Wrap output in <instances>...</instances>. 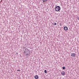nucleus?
<instances>
[{"label": "nucleus", "instance_id": "nucleus-1", "mask_svg": "<svg viewBox=\"0 0 79 79\" xmlns=\"http://www.w3.org/2000/svg\"><path fill=\"white\" fill-rule=\"evenodd\" d=\"M55 10L56 11H59L60 10H61V8H60V6H57L55 8Z\"/></svg>", "mask_w": 79, "mask_h": 79}, {"label": "nucleus", "instance_id": "nucleus-2", "mask_svg": "<svg viewBox=\"0 0 79 79\" xmlns=\"http://www.w3.org/2000/svg\"><path fill=\"white\" fill-rule=\"evenodd\" d=\"M71 56H72V57H74L76 56V54L75 53H72L71 54Z\"/></svg>", "mask_w": 79, "mask_h": 79}, {"label": "nucleus", "instance_id": "nucleus-3", "mask_svg": "<svg viewBox=\"0 0 79 79\" xmlns=\"http://www.w3.org/2000/svg\"><path fill=\"white\" fill-rule=\"evenodd\" d=\"M64 30H65V31H68V27L66 26H65L64 27Z\"/></svg>", "mask_w": 79, "mask_h": 79}, {"label": "nucleus", "instance_id": "nucleus-4", "mask_svg": "<svg viewBox=\"0 0 79 79\" xmlns=\"http://www.w3.org/2000/svg\"><path fill=\"white\" fill-rule=\"evenodd\" d=\"M35 78L36 79H39V76L38 75H35Z\"/></svg>", "mask_w": 79, "mask_h": 79}, {"label": "nucleus", "instance_id": "nucleus-5", "mask_svg": "<svg viewBox=\"0 0 79 79\" xmlns=\"http://www.w3.org/2000/svg\"><path fill=\"white\" fill-rule=\"evenodd\" d=\"M61 73L62 74V76H64V74H65L64 72H62Z\"/></svg>", "mask_w": 79, "mask_h": 79}, {"label": "nucleus", "instance_id": "nucleus-6", "mask_svg": "<svg viewBox=\"0 0 79 79\" xmlns=\"http://www.w3.org/2000/svg\"><path fill=\"white\" fill-rule=\"evenodd\" d=\"M55 25H56V23H54L53 25L55 26Z\"/></svg>", "mask_w": 79, "mask_h": 79}, {"label": "nucleus", "instance_id": "nucleus-7", "mask_svg": "<svg viewBox=\"0 0 79 79\" xmlns=\"http://www.w3.org/2000/svg\"><path fill=\"white\" fill-rule=\"evenodd\" d=\"M44 73H47V70H44Z\"/></svg>", "mask_w": 79, "mask_h": 79}, {"label": "nucleus", "instance_id": "nucleus-8", "mask_svg": "<svg viewBox=\"0 0 79 79\" xmlns=\"http://www.w3.org/2000/svg\"><path fill=\"white\" fill-rule=\"evenodd\" d=\"M62 69H65V67H62Z\"/></svg>", "mask_w": 79, "mask_h": 79}, {"label": "nucleus", "instance_id": "nucleus-9", "mask_svg": "<svg viewBox=\"0 0 79 79\" xmlns=\"http://www.w3.org/2000/svg\"><path fill=\"white\" fill-rule=\"evenodd\" d=\"M60 26H62V24L61 23H60Z\"/></svg>", "mask_w": 79, "mask_h": 79}, {"label": "nucleus", "instance_id": "nucleus-10", "mask_svg": "<svg viewBox=\"0 0 79 79\" xmlns=\"http://www.w3.org/2000/svg\"><path fill=\"white\" fill-rule=\"evenodd\" d=\"M24 53H25V54H26V51H24Z\"/></svg>", "mask_w": 79, "mask_h": 79}, {"label": "nucleus", "instance_id": "nucleus-11", "mask_svg": "<svg viewBox=\"0 0 79 79\" xmlns=\"http://www.w3.org/2000/svg\"><path fill=\"white\" fill-rule=\"evenodd\" d=\"M77 19L78 20H79V17H77Z\"/></svg>", "mask_w": 79, "mask_h": 79}, {"label": "nucleus", "instance_id": "nucleus-12", "mask_svg": "<svg viewBox=\"0 0 79 79\" xmlns=\"http://www.w3.org/2000/svg\"><path fill=\"white\" fill-rule=\"evenodd\" d=\"M21 71V70H17V71Z\"/></svg>", "mask_w": 79, "mask_h": 79}, {"label": "nucleus", "instance_id": "nucleus-13", "mask_svg": "<svg viewBox=\"0 0 79 79\" xmlns=\"http://www.w3.org/2000/svg\"><path fill=\"white\" fill-rule=\"evenodd\" d=\"M16 54L17 55H18V53L17 52H16Z\"/></svg>", "mask_w": 79, "mask_h": 79}, {"label": "nucleus", "instance_id": "nucleus-14", "mask_svg": "<svg viewBox=\"0 0 79 79\" xmlns=\"http://www.w3.org/2000/svg\"><path fill=\"white\" fill-rule=\"evenodd\" d=\"M48 0H44V2H45V1H47Z\"/></svg>", "mask_w": 79, "mask_h": 79}, {"label": "nucleus", "instance_id": "nucleus-15", "mask_svg": "<svg viewBox=\"0 0 79 79\" xmlns=\"http://www.w3.org/2000/svg\"><path fill=\"white\" fill-rule=\"evenodd\" d=\"M25 50H27V49H25Z\"/></svg>", "mask_w": 79, "mask_h": 79}, {"label": "nucleus", "instance_id": "nucleus-16", "mask_svg": "<svg viewBox=\"0 0 79 79\" xmlns=\"http://www.w3.org/2000/svg\"><path fill=\"white\" fill-rule=\"evenodd\" d=\"M43 1H44H44H45V0H43Z\"/></svg>", "mask_w": 79, "mask_h": 79}, {"label": "nucleus", "instance_id": "nucleus-17", "mask_svg": "<svg viewBox=\"0 0 79 79\" xmlns=\"http://www.w3.org/2000/svg\"><path fill=\"white\" fill-rule=\"evenodd\" d=\"M28 54L27 53V55H28Z\"/></svg>", "mask_w": 79, "mask_h": 79}, {"label": "nucleus", "instance_id": "nucleus-18", "mask_svg": "<svg viewBox=\"0 0 79 79\" xmlns=\"http://www.w3.org/2000/svg\"><path fill=\"white\" fill-rule=\"evenodd\" d=\"M28 50V49H27V50Z\"/></svg>", "mask_w": 79, "mask_h": 79}]
</instances>
